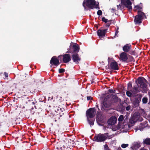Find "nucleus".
Returning a JSON list of instances; mask_svg holds the SVG:
<instances>
[{"mask_svg":"<svg viewBox=\"0 0 150 150\" xmlns=\"http://www.w3.org/2000/svg\"><path fill=\"white\" fill-rule=\"evenodd\" d=\"M109 91L110 93H114V92H113V90H112V89H109Z\"/></svg>","mask_w":150,"mask_h":150,"instance_id":"nucleus-35","label":"nucleus"},{"mask_svg":"<svg viewBox=\"0 0 150 150\" xmlns=\"http://www.w3.org/2000/svg\"><path fill=\"white\" fill-rule=\"evenodd\" d=\"M4 74L6 77H8V74L7 73H6L5 72L4 73Z\"/></svg>","mask_w":150,"mask_h":150,"instance_id":"nucleus-34","label":"nucleus"},{"mask_svg":"<svg viewBox=\"0 0 150 150\" xmlns=\"http://www.w3.org/2000/svg\"><path fill=\"white\" fill-rule=\"evenodd\" d=\"M142 7L140 6L139 5H137L134 7V10L136 11L137 10H141L142 9Z\"/></svg>","mask_w":150,"mask_h":150,"instance_id":"nucleus-18","label":"nucleus"},{"mask_svg":"<svg viewBox=\"0 0 150 150\" xmlns=\"http://www.w3.org/2000/svg\"><path fill=\"white\" fill-rule=\"evenodd\" d=\"M126 94L129 97H130L132 95V93L129 91H127Z\"/></svg>","mask_w":150,"mask_h":150,"instance_id":"nucleus-26","label":"nucleus"},{"mask_svg":"<svg viewBox=\"0 0 150 150\" xmlns=\"http://www.w3.org/2000/svg\"><path fill=\"white\" fill-rule=\"evenodd\" d=\"M132 87V84L129 83L128 84V88L129 89L131 88Z\"/></svg>","mask_w":150,"mask_h":150,"instance_id":"nucleus-29","label":"nucleus"},{"mask_svg":"<svg viewBox=\"0 0 150 150\" xmlns=\"http://www.w3.org/2000/svg\"><path fill=\"white\" fill-rule=\"evenodd\" d=\"M134 89L135 90L136 92L137 93L139 92V91H138L137 88H134Z\"/></svg>","mask_w":150,"mask_h":150,"instance_id":"nucleus-38","label":"nucleus"},{"mask_svg":"<svg viewBox=\"0 0 150 150\" xmlns=\"http://www.w3.org/2000/svg\"><path fill=\"white\" fill-rule=\"evenodd\" d=\"M117 129H118L117 128L116 129H115V128L113 127L112 129V130L113 131H116Z\"/></svg>","mask_w":150,"mask_h":150,"instance_id":"nucleus-37","label":"nucleus"},{"mask_svg":"<svg viewBox=\"0 0 150 150\" xmlns=\"http://www.w3.org/2000/svg\"><path fill=\"white\" fill-rule=\"evenodd\" d=\"M128 146V144H123L121 145V147L123 148H125L126 147H127Z\"/></svg>","mask_w":150,"mask_h":150,"instance_id":"nucleus-24","label":"nucleus"},{"mask_svg":"<svg viewBox=\"0 0 150 150\" xmlns=\"http://www.w3.org/2000/svg\"><path fill=\"white\" fill-rule=\"evenodd\" d=\"M120 59L123 61H125L127 59V57L126 53L122 52L120 55Z\"/></svg>","mask_w":150,"mask_h":150,"instance_id":"nucleus-13","label":"nucleus"},{"mask_svg":"<svg viewBox=\"0 0 150 150\" xmlns=\"http://www.w3.org/2000/svg\"><path fill=\"white\" fill-rule=\"evenodd\" d=\"M92 99V98L91 96H88L87 97V99L88 100H90V99Z\"/></svg>","mask_w":150,"mask_h":150,"instance_id":"nucleus-33","label":"nucleus"},{"mask_svg":"<svg viewBox=\"0 0 150 150\" xmlns=\"http://www.w3.org/2000/svg\"><path fill=\"white\" fill-rule=\"evenodd\" d=\"M97 14L98 15L100 16L102 14V12L100 10H99L97 11Z\"/></svg>","mask_w":150,"mask_h":150,"instance_id":"nucleus-28","label":"nucleus"},{"mask_svg":"<svg viewBox=\"0 0 150 150\" xmlns=\"http://www.w3.org/2000/svg\"><path fill=\"white\" fill-rule=\"evenodd\" d=\"M117 119L115 116L111 117L108 121V123L110 125H114L116 122Z\"/></svg>","mask_w":150,"mask_h":150,"instance_id":"nucleus-11","label":"nucleus"},{"mask_svg":"<svg viewBox=\"0 0 150 150\" xmlns=\"http://www.w3.org/2000/svg\"><path fill=\"white\" fill-rule=\"evenodd\" d=\"M110 98V100L112 103L116 102L118 100V97L115 95H109L106 97V99Z\"/></svg>","mask_w":150,"mask_h":150,"instance_id":"nucleus-7","label":"nucleus"},{"mask_svg":"<svg viewBox=\"0 0 150 150\" xmlns=\"http://www.w3.org/2000/svg\"><path fill=\"white\" fill-rule=\"evenodd\" d=\"M138 81L141 88H146V83L147 81L145 79L143 78H139L138 79Z\"/></svg>","mask_w":150,"mask_h":150,"instance_id":"nucleus-5","label":"nucleus"},{"mask_svg":"<svg viewBox=\"0 0 150 150\" xmlns=\"http://www.w3.org/2000/svg\"><path fill=\"white\" fill-rule=\"evenodd\" d=\"M1 125V124H0V126Z\"/></svg>","mask_w":150,"mask_h":150,"instance_id":"nucleus-42","label":"nucleus"},{"mask_svg":"<svg viewBox=\"0 0 150 150\" xmlns=\"http://www.w3.org/2000/svg\"><path fill=\"white\" fill-rule=\"evenodd\" d=\"M102 20L105 23H107L108 22V19L105 18L104 17H103L102 18Z\"/></svg>","mask_w":150,"mask_h":150,"instance_id":"nucleus-30","label":"nucleus"},{"mask_svg":"<svg viewBox=\"0 0 150 150\" xmlns=\"http://www.w3.org/2000/svg\"><path fill=\"white\" fill-rule=\"evenodd\" d=\"M146 18V16L144 13L141 11H138V15L136 16L134 19V21L136 24L140 23H142V20L144 18Z\"/></svg>","mask_w":150,"mask_h":150,"instance_id":"nucleus-2","label":"nucleus"},{"mask_svg":"<svg viewBox=\"0 0 150 150\" xmlns=\"http://www.w3.org/2000/svg\"><path fill=\"white\" fill-rule=\"evenodd\" d=\"M131 45L129 44H127L123 47V49L125 52H128L130 49Z\"/></svg>","mask_w":150,"mask_h":150,"instance_id":"nucleus-15","label":"nucleus"},{"mask_svg":"<svg viewBox=\"0 0 150 150\" xmlns=\"http://www.w3.org/2000/svg\"><path fill=\"white\" fill-rule=\"evenodd\" d=\"M118 31L117 30L116 31V32H115V36L116 37L117 35V34L118 33Z\"/></svg>","mask_w":150,"mask_h":150,"instance_id":"nucleus-36","label":"nucleus"},{"mask_svg":"<svg viewBox=\"0 0 150 150\" xmlns=\"http://www.w3.org/2000/svg\"><path fill=\"white\" fill-rule=\"evenodd\" d=\"M96 113V110L94 108H90L87 110L86 112V116L88 121H89V117L92 118L95 116Z\"/></svg>","mask_w":150,"mask_h":150,"instance_id":"nucleus-4","label":"nucleus"},{"mask_svg":"<svg viewBox=\"0 0 150 150\" xmlns=\"http://www.w3.org/2000/svg\"><path fill=\"white\" fill-rule=\"evenodd\" d=\"M98 3H96L94 0H85L83 4V5L86 8V6H87L91 9L96 8L99 9Z\"/></svg>","mask_w":150,"mask_h":150,"instance_id":"nucleus-1","label":"nucleus"},{"mask_svg":"<svg viewBox=\"0 0 150 150\" xmlns=\"http://www.w3.org/2000/svg\"><path fill=\"white\" fill-rule=\"evenodd\" d=\"M64 71V69H60L59 70V73H62Z\"/></svg>","mask_w":150,"mask_h":150,"instance_id":"nucleus-31","label":"nucleus"},{"mask_svg":"<svg viewBox=\"0 0 150 150\" xmlns=\"http://www.w3.org/2000/svg\"><path fill=\"white\" fill-rule=\"evenodd\" d=\"M129 122L130 123L132 124H133L136 122L135 121V120H134L133 118L132 117L129 120Z\"/></svg>","mask_w":150,"mask_h":150,"instance_id":"nucleus-21","label":"nucleus"},{"mask_svg":"<svg viewBox=\"0 0 150 150\" xmlns=\"http://www.w3.org/2000/svg\"><path fill=\"white\" fill-rule=\"evenodd\" d=\"M73 47L74 48V50L75 51H78L79 50V46L77 44L75 43L73 45Z\"/></svg>","mask_w":150,"mask_h":150,"instance_id":"nucleus-16","label":"nucleus"},{"mask_svg":"<svg viewBox=\"0 0 150 150\" xmlns=\"http://www.w3.org/2000/svg\"><path fill=\"white\" fill-rule=\"evenodd\" d=\"M132 117L133 118L134 120H135V121L136 122L137 120H140L139 119L140 115L138 113H135Z\"/></svg>","mask_w":150,"mask_h":150,"instance_id":"nucleus-14","label":"nucleus"},{"mask_svg":"<svg viewBox=\"0 0 150 150\" xmlns=\"http://www.w3.org/2000/svg\"><path fill=\"white\" fill-rule=\"evenodd\" d=\"M104 148L105 150H110L108 146L107 145H104Z\"/></svg>","mask_w":150,"mask_h":150,"instance_id":"nucleus-27","label":"nucleus"},{"mask_svg":"<svg viewBox=\"0 0 150 150\" xmlns=\"http://www.w3.org/2000/svg\"><path fill=\"white\" fill-rule=\"evenodd\" d=\"M99 117V115H98L97 116V119L98 120H99V118H98Z\"/></svg>","mask_w":150,"mask_h":150,"instance_id":"nucleus-39","label":"nucleus"},{"mask_svg":"<svg viewBox=\"0 0 150 150\" xmlns=\"http://www.w3.org/2000/svg\"><path fill=\"white\" fill-rule=\"evenodd\" d=\"M148 99L146 97H144L143 98L142 101L143 103H146L147 102Z\"/></svg>","mask_w":150,"mask_h":150,"instance_id":"nucleus-22","label":"nucleus"},{"mask_svg":"<svg viewBox=\"0 0 150 150\" xmlns=\"http://www.w3.org/2000/svg\"><path fill=\"white\" fill-rule=\"evenodd\" d=\"M108 133L104 134H100L96 136L94 138V140L97 142H102L104 141L107 138H109Z\"/></svg>","mask_w":150,"mask_h":150,"instance_id":"nucleus-3","label":"nucleus"},{"mask_svg":"<svg viewBox=\"0 0 150 150\" xmlns=\"http://www.w3.org/2000/svg\"><path fill=\"white\" fill-rule=\"evenodd\" d=\"M110 68L114 70H118V66L117 63L114 60H112L110 65Z\"/></svg>","mask_w":150,"mask_h":150,"instance_id":"nucleus-9","label":"nucleus"},{"mask_svg":"<svg viewBox=\"0 0 150 150\" xmlns=\"http://www.w3.org/2000/svg\"><path fill=\"white\" fill-rule=\"evenodd\" d=\"M106 99V98L105 99V101L103 103V105L105 108H108L110 106V104H108L105 101V100Z\"/></svg>","mask_w":150,"mask_h":150,"instance_id":"nucleus-17","label":"nucleus"},{"mask_svg":"<svg viewBox=\"0 0 150 150\" xmlns=\"http://www.w3.org/2000/svg\"><path fill=\"white\" fill-rule=\"evenodd\" d=\"M144 143L150 145V139H146L144 141Z\"/></svg>","mask_w":150,"mask_h":150,"instance_id":"nucleus-19","label":"nucleus"},{"mask_svg":"<svg viewBox=\"0 0 150 150\" xmlns=\"http://www.w3.org/2000/svg\"><path fill=\"white\" fill-rule=\"evenodd\" d=\"M59 58H62L63 61L65 63L68 62L71 60L69 54H66L63 56H59Z\"/></svg>","mask_w":150,"mask_h":150,"instance_id":"nucleus-6","label":"nucleus"},{"mask_svg":"<svg viewBox=\"0 0 150 150\" xmlns=\"http://www.w3.org/2000/svg\"><path fill=\"white\" fill-rule=\"evenodd\" d=\"M67 148L64 146H62L60 148V150H67Z\"/></svg>","mask_w":150,"mask_h":150,"instance_id":"nucleus-23","label":"nucleus"},{"mask_svg":"<svg viewBox=\"0 0 150 150\" xmlns=\"http://www.w3.org/2000/svg\"><path fill=\"white\" fill-rule=\"evenodd\" d=\"M107 30V29H105L102 30H99L97 32V34L99 37H103L105 35Z\"/></svg>","mask_w":150,"mask_h":150,"instance_id":"nucleus-10","label":"nucleus"},{"mask_svg":"<svg viewBox=\"0 0 150 150\" xmlns=\"http://www.w3.org/2000/svg\"><path fill=\"white\" fill-rule=\"evenodd\" d=\"M88 122L89 124L90 125V126L93 125L94 124V121L93 120H92L91 121H90Z\"/></svg>","mask_w":150,"mask_h":150,"instance_id":"nucleus-25","label":"nucleus"},{"mask_svg":"<svg viewBox=\"0 0 150 150\" xmlns=\"http://www.w3.org/2000/svg\"><path fill=\"white\" fill-rule=\"evenodd\" d=\"M124 118L123 116L122 115H121L119 117L118 120L119 122H121L123 120Z\"/></svg>","mask_w":150,"mask_h":150,"instance_id":"nucleus-20","label":"nucleus"},{"mask_svg":"<svg viewBox=\"0 0 150 150\" xmlns=\"http://www.w3.org/2000/svg\"><path fill=\"white\" fill-rule=\"evenodd\" d=\"M130 109V106H128L126 107V109L128 111Z\"/></svg>","mask_w":150,"mask_h":150,"instance_id":"nucleus-32","label":"nucleus"},{"mask_svg":"<svg viewBox=\"0 0 150 150\" xmlns=\"http://www.w3.org/2000/svg\"><path fill=\"white\" fill-rule=\"evenodd\" d=\"M50 63L52 65L53 64L56 66H57L59 64V61L56 57H54L51 59Z\"/></svg>","mask_w":150,"mask_h":150,"instance_id":"nucleus-8","label":"nucleus"},{"mask_svg":"<svg viewBox=\"0 0 150 150\" xmlns=\"http://www.w3.org/2000/svg\"><path fill=\"white\" fill-rule=\"evenodd\" d=\"M143 150H146V149H143Z\"/></svg>","mask_w":150,"mask_h":150,"instance_id":"nucleus-41","label":"nucleus"},{"mask_svg":"<svg viewBox=\"0 0 150 150\" xmlns=\"http://www.w3.org/2000/svg\"><path fill=\"white\" fill-rule=\"evenodd\" d=\"M72 59L73 61L76 64L80 60V58L78 57V54H74L73 55Z\"/></svg>","mask_w":150,"mask_h":150,"instance_id":"nucleus-12","label":"nucleus"},{"mask_svg":"<svg viewBox=\"0 0 150 150\" xmlns=\"http://www.w3.org/2000/svg\"><path fill=\"white\" fill-rule=\"evenodd\" d=\"M112 10H113V11L114 10V9H113V8L112 9Z\"/></svg>","mask_w":150,"mask_h":150,"instance_id":"nucleus-40","label":"nucleus"}]
</instances>
